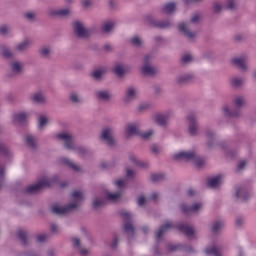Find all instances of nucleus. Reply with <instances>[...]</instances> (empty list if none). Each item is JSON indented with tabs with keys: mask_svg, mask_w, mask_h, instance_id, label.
<instances>
[{
	"mask_svg": "<svg viewBox=\"0 0 256 256\" xmlns=\"http://www.w3.org/2000/svg\"><path fill=\"white\" fill-rule=\"evenodd\" d=\"M84 197L83 192L74 191L71 195V202L68 205L55 204L52 206V212L56 215H67V213H71V211H75L79 207V203L83 201Z\"/></svg>",
	"mask_w": 256,
	"mask_h": 256,
	"instance_id": "f257e3e1",
	"label": "nucleus"
},
{
	"mask_svg": "<svg viewBox=\"0 0 256 256\" xmlns=\"http://www.w3.org/2000/svg\"><path fill=\"white\" fill-rule=\"evenodd\" d=\"M57 183V176H42L39 181L33 185L26 188L27 193H38L47 187H51L53 184Z\"/></svg>",
	"mask_w": 256,
	"mask_h": 256,
	"instance_id": "f03ea898",
	"label": "nucleus"
},
{
	"mask_svg": "<svg viewBox=\"0 0 256 256\" xmlns=\"http://www.w3.org/2000/svg\"><path fill=\"white\" fill-rule=\"evenodd\" d=\"M55 137L59 141L64 142L66 149H73L78 155H85V153H87V149H85L84 147L75 146V144H73V135H71V133L63 131L56 134Z\"/></svg>",
	"mask_w": 256,
	"mask_h": 256,
	"instance_id": "7ed1b4c3",
	"label": "nucleus"
},
{
	"mask_svg": "<svg viewBox=\"0 0 256 256\" xmlns=\"http://www.w3.org/2000/svg\"><path fill=\"white\" fill-rule=\"evenodd\" d=\"M141 122L135 121V122H130L125 126L124 134L127 139L130 137H133L137 135L139 137L141 133Z\"/></svg>",
	"mask_w": 256,
	"mask_h": 256,
	"instance_id": "20e7f679",
	"label": "nucleus"
},
{
	"mask_svg": "<svg viewBox=\"0 0 256 256\" xmlns=\"http://www.w3.org/2000/svg\"><path fill=\"white\" fill-rule=\"evenodd\" d=\"M188 128L187 133L190 137H197L199 135V123H197V116L190 114L187 116Z\"/></svg>",
	"mask_w": 256,
	"mask_h": 256,
	"instance_id": "39448f33",
	"label": "nucleus"
},
{
	"mask_svg": "<svg viewBox=\"0 0 256 256\" xmlns=\"http://www.w3.org/2000/svg\"><path fill=\"white\" fill-rule=\"evenodd\" d=\"M173 118V112L171 110H168L163 113H158L153 115L152 119L154 123H157V125H160L161 127H165L169 121Z\"/></svg>",
	"mask_w": 256,
	"mask_h": 256,
	"instance_id": "423d86ee",
	"label": "nucleus"
},
{
	"mask_svg": "<svg viewBox=\"0 0 256 256\" xmlns=\"http://www.w3.org/2000/svg\"><path fill=\"white\" fill-rule=\"evenodd\" d=\"M232 65H236L240 71H249V66L247 64L249 63V56L242 55V56H235L231 58Z\"/></svg>",
	"mask_w": 256,
	"mask_h": 256,
	"instance_id": "0eeeda50",
	"label": "nucleus"
},
{
	"mask_svg": "<svg viewBox=\"0 0 256 256\" xmlns=\"http://www.w3.org/2000/svg\"><path fill=\"white\" fill-rule=\"evenodd\" d=\"M121 217L125 221L124 231L130 235L133 234L134 228L133 224H131V221H133V213L127 210H123L121 212Z\"/></svg>",
	"mask_w": 256,
	"mask_h": 256,
	"instance_id": "6e6552de",
	"label": "nucleus"
},
{
	"mask_svg": "<svg viewBox=\"0 0 256 256\" xmlns=\"http://www.w3.org/2000/svg\"><path fill=\"white\" fill-rule=\"evenodd\" d=\"M175 161H193L195 159V152L191 150H180L173 154Z\"/></svg>",
	"mask_w": 256,
	"mask_h": 256,
	"instance_id": "1a4fd4ad",
	"label": "nucleus"
},
{
	"mask_svg": "<svg viewBox=\"0 0 256 256\" xmlns=\"http://www.w3.org/2000/svg\"><path fill=\"white\" fill-rule=\"evenodd\" d=\"M113 133H115L114 128L106 127L102 130L101 139H103V141H105L108 145H115Z\"/></svg>",
	"mask_w": 256,
	"mask_h": 256,
	"instance_id": "9d476101",
	"label": "nucleus"
},
{
	"mask_svg": "<svg viewBox=\"0 0 256 256\" xmlns=\"http://www.w3.org/2000/svg\"><path fill=\"white\" fill-rule=\"evenodd\" d=\"M224 179L225 176H223V174H216L214 176H210L207 179V186L211 189H217V187L223 184Z\"/></svg>",
	"mask_w": 256,
	"mask_h": 256,
	"instance_id": "9b49d317",
	"label": "nucleus"
},
{
	"mask_svg": "<svg viewBox=\"0 0 256 256\" xmlns=\"http://www.w3.org/2000/svg\"><path fill=\"white\" fill-rule=\"evenodd\" d=\"M137 95H139V91L137 90V88L130 86L125 91L123 102L126 104L131 103L132 101H135V99H137Z\"/></svg>",
	"mask_w": 256,
	"mask_h": 256,
	"instance_id": "f8f14e48",
	"label": "nucleus"
},
{
	"mask_svg": "<svg viewBox=\"0 0 256 256\" xmlns=\"http://www.w3.org/2000/svg\"><path fill=\"white\" fill-rule=\"evenodd\" d=\"M140 71L143 73V75H155V73H157L155 67H153L149 62V56L144 58Z\"/></svg>",
	"mask_w": 256,
	"mask_h": 256,
	"instance_id": "ddd939ff",
	"label": "nucleus"
},
{
	"mask_svg": "<svg viewBox=\"0 0 256 256\" xmlns=\"http://www.w3.org/2000/svg\"><path fill=\"white\" fill-rule=\"evenodd\" d=\"M73 29H74V33H76L78 37H89V30H87L83 22H79V21L74 22Z\"/></svg>",
	"mask_w": 256,
	"mask_h": 256,
	"instance_id": "4468645a",
	"label": "nucleus"
},
{
	"mask_svg": "<svg viewBox=\"0 0 256 256\" xmlns=\"http://www.w3.org/2000/svg\"><path fill=\"white\" fill-rule=\"evenodd\" d=\"M103 197L106 201H110V203H117L121 199V191L117 190L115 192L110 190H105L103 192Z\"/></svg>",
	"mask_w": 256,
	"mask_h": 256,
	"instance_id": "2eb2a0df",
	"label": "nucleus"
},
{
	"mask_svg": "<svg viewBox=\"0 0 256 256\" xmlns=\"http://www.w3.org/2000/svg\"><path fill=\"white\" fill-rule=\"evenodd\" d=\"M50 17H67V15H71L70 8H52L48 11Z\"/></svg>",
	"mask_w": 256,
	"mask_h": 256,
	"instance_id": "dca6fc26",
	"label": "nucleus"
},
{
	"mask_svg": "<svg viewBox=\"0 0 256 256\" xmlns=\"http://www.w3.org/2000/svg\"><path fill=\"white\" fill-rule=\"evenodd\" d=\"M181 211L183 213H197L203 209V203L195 202L192 206H187L186 204H181Z\"/></svg>",
	"mask_w": 256,
	"mask_h": 256,
	"instance_id": "f3484780",
	"label": "nucleus"
},
{
	"mask_svg": "<svg viewBox=\"0 0 256 256\" xmlns=\"http://www.w3.org/2000/svg\"><path fill=\"white\" fill-rule=\"evenodd\" d=\"M30 101L37 103V105H47V97L41 91L31 94Z\"/></svg>",
	"mask_w": 256,
	"mask_h": 256,
	"instance_id": "a211bd4d",
	"label": "nucleus"
},
{
	"mask_svg": "<svg viewBox=\"0 0 256 256\" xmlns=\"http://www.w3.org/2000/svg\"><path fill=\"white\" fill-rule=\"evenodd\" d=\"M178 29L180 33H182L188 39H193V37H195V32H191V30H189V24L187 23H184V22L180 23L178 25Z\"/></svg>",
	"mask_w": 256,
	"mask_h": 256,
	"instance_id": "6ab92c4d",
	"label": "nucleus"
},
{
	"mask_svg": "<svg viewBox=\"0 0 256 256\" xmlns=\"http://www.w3.org/2000/svg\"><path fill=\"white\" fill-rule=\"evenodd\" d=\"M205 137L206 145L208 147H213V145H215V142L217 141V133L214 130H206Z\"/></svg>",
	"mask_w": 256,
	"mask_h": 256,
	"instance_id": "aec40b11",
	"label": "nucleus"
},
{
	"mask_svg": "<svg viewBox=\"0 0 256 256\" xmlns=\"http://www.w3.org/2000/svg\"><path fill=\"white\" fill-rule=\"evenodd\" d=\"M23 69H24L23 62L19 60H14L10 63V71H12L14 75H19L23 73Z\"/></svg>",
	"mask_w": 256,
	"mask_h": 256,
	"instance_id": "412c9836",
	"label": "nucleus"
},
{
	"mask_svg": "<svg viewBox=\"0 0 256 256\" xmlns=\"http://www.w3.org/2000/svg\"><path fill=\"white\" fill-rule=\"evenodd\" d=\"M191 79H193V73H182L176 77V83L183 85L185 83H189Z\"/></svg>",
	"mask_w": 256,
	"mask_h": 256,
	"instance_id": "4be33fe9",
	"label": "nucleus"
},
{
	"mask_svg": "<svg viewBox=\"0 0 256 256\" xmlns=\"http://www.w3.org/2000/svg\"><path fill=\"white\" fill-rule=\"evenodd\" d=\"M129 161L132 165H135V167H140L142 169H145V167H149V164H147V162L137 158V156L135 155H131L129 157Z\"/></svg>",
	"mask_w": 256,
	"mask_h": 256,
	"instance_id": "5701e85b",
	"label": "nucleus"
},
{
	"mask_svg": "<svg viewBox=\"0 0 256 256\" xmlns=\"http://www.w3.org/2000/svg\"><path fill=\"white\" fill-rule=\"evenodd\" d=\"M159 197V193L157 192H153L149 198H145V196L143 195H140L137 199V204L140 206V207H143V205H145V203H147V201H149V199L151 200H155Z\"/></svg>",
	"mask_w": 256,
	"mask_h": 256,
	"instance_id": "b1692460",
	"label": "nucleus"
},
{
	"mask_svg": "<svg viewBox=\"0 0 256 256\" xmlns=\"http://www.w3.org/2000/svg\"><path fill=\"white\" fill-rule=\"evenodd\" d=\"M72 245L73 247H76V249H79L80 255H89V250H87V248H81V240L79 238L73 237Z\"/></svg>",
	"mask_w": 256,
	"mask_h": 256,
	"instance_id": "393cba45",
	"label": "nucleus"
},
{
	"mask_svg": "<svg viewBox=\"0 0 256 256\" xmlns=\"http://www.w3.org/2000/svg\"><path fill=\"white\" fill-rule=\"evenodd\" d=\"M178 229L179 231H182V233H185L187 237H193V235H195V230L187 224L178 225Z\"/></svg>",
	"mask_w": 256,
	"mask_h": 256,
	"instance_id": "a878e982",
	"label": "nucleus"
},
{
	"mask_svg": "<svg viewBox=\"0 0 256 256\" xmlns=\"http://www.w3.org/2000/svg\"><path fill=\"white\" fill-rule=\"evenodd\" d=\"M101 29L103 33H111L113 29H115V21L113 20H107L102 23Z\"/></svg>",
	"mask_w": 256,
	"mask_h": 256,
	"instance_id": "bb28decb",
	"label": "nucleus"
},
{
	"mask_svg": "<svg viewBox=\"0 0 256 256\" xmlns=\"http://www.w3.org/2000/svg\"><path fill=\"white\" fill-rule=\"evenodd\" d=\"M171 227H173V225L171 224V222L165 223V224L156 232V239H161V237H163V235H165V233H167V232L169 231V229H171Z\"/></svg>",
	"mask_w": 256,
	"mask_h": 256,
	"instance_id": "cd10ccee",
	"label": "nucleus"
},
{
	"mask_svg": "<svg viewBox=\"0 0 256 256\" xmlns=\"http://www.w3.org/2000/svg\"><path fill=\"white\" fill-rule=\"evenodd\" d=\"M29 45H31V40L25 39L22 42L15 45V51H27V49H29Z\"/></svg>",
	"mask_w": 256,
	"mask_h": 256,
	"instance_id": "c85d7f7f",
	"label": "nucleus"
},
{
	"mask_svg": "<svg viewBox=\"0 0 256 256\" xmlns=\"http://www.w3.org/2000/svg\"><path fill=\"white\" fill-rule=\"evenodd\" d=\"M112 185L118 189H125L127 187V178H115L112 181Z\"/></svg>",
	"mask_w": 256,
	"mask_h": 256,
	"instance_id": "c756f323",
	"label": "nucleus"
},
{
	"mask_svg": "<svg viewBox=\"0 0 256 256\" xmlns=\"http://www.w3.org/2000/svg\"><path fill=\"white\" fill-rule=\"evenodd\" d=\"M113 71L118 77H122V75H125L127 73V66L123 64H116L113 68Z\"/></svg>",
	"mask_w": 256,
	"mask_h": 256,
	"instance_id": "7c9ffc66",
	"label": "nucleus"
},
{
	"mask_svg": "<svg viewBox=\"0 0 256 256\" xmlns=\"http://www.w3.org/2000/svg\"><path fill=\"white\" fill-rule=\"evenodd\" d=\"M49 125V117L45 115H41L38 118V129L42 131V129H45Z\"/></svg>",
	"mask_w": 256,
	"mask_h": 256,
	"instance_id": "2f4dec72",
	"label": "nucleus"
},
{
	"mask_svg": "<svg viewBox=\"0 0 256 256\" xmlns=\"http://www.w3.org/2000/svg\"><path fill=\"white\" fill-rule=\"evenodd\" d=\"M98 99H101L102 101H109L113 95L107 91V90H99L96 93Z\"/></svg>",
	"mask_w": 256,
	"mask_h": 256,
	"instance_id": "473e14b6",
	"label": "nucleus"
},
{
	"mask_svg": "<svg viewBox=\"0 0 256 256\" xmlns=\"http://www.w3.org/2000/svg\"><path fill=\"white\" fill-rule=\"evenodd\" d=\"M12 119L15 123H23L25 119H27V113L26 112H18L12 115Z\"/></svg>",
	"mask_w": 256,
	"mask_h": 256,
	"instance_id": "72a5a7b5",
	"label": "nucleus"
},
{
	"mask_svg": "<svg viewBox=\"0 0 256 256\" xmlns=\"http://www.w3.org/2000/svg\"><path fill=\"white\" fill-rule=\"evenodd\" d=\"M233 196L236 199H246V197H245V188H243L241 186H237L234 189Z\"/></svg>",
	"mask_w": 256,
	"mask_h": 256,
	"instance_id": "f704fd0d",
	"label": "nucleus"
},
{
	"mask_svg": "<svg viewBox=\"0 0 256 256\" xmlns=\"http://www.w3.org/2000/svg\"><path fill=\"white\" fill-rule=\"evenodd\" d=\"M221 111L224 117H235L237 115V113L233 112V110H231V107H229V105L227 104L222 106Z\"/></svg>",
	"mask_w": 256,
	"mask_h": 256,
	"instance_id": "c9c22d12",
	"label": "nucleus"
},
{
	"mask_svg": "<svg viewBox=\"0 0 256 256\" xmlns=\"http://www.w3.org/2000/svg\"><path fill=\"white\" fill-rule=\"evenodd\" d=\"M62 163L64 165H68V167H70L71 169H73V171H81V166L75 164L73 161H71L68 158H62Z\"/></svg>",
	"mask_w": 256,
	"mask_h": 256,
	"instance_id": "e433bc0d",
	"label": "nucleus"
},
{
	"mask_svg": "<svg viewBox=\"0 0 256 256\" xmlns=\"http://www.w3.org/2000/svg\"><path fill=\"white\" fill-rule=\"evenodd\" d=\"M223 227H225V222H223V220H219V221H216L213 224H211L210 229L214 233H218V231H221V229H223Z\"/></svg>",
	"mask_w": 256,
	"mask_h": 256,
	"instance_id": "4c0bfd02",
	"label": "nucleus"
},
{
	"mask_svg": "<svg viewBox=\"0 0 256 256\" xmlns=\"http://www.w3.org/2000/svg\"><path fill=\"white\" fill-rule=\"evenodd\" d=\"M175 9H177V7L175 6V3L170 2V3L165 4L162 7V12L166 13L167 15H169L171 13H174Z\"/></svg>",
	"mask_w": 256,
	"mask_h": 256,
	"instance_id": "58836bf2",
	"label": "nucleus"
},
{
	"mask_svg": "<svg viewBox=\"0 0 256 256\" xmlns=\"http://www.w3.org/2000/svg\"><path fill=\"white\" fill-rule=\"evenodd\" d=\"M107 73V68H99L92 72L93 79H101Z\"/></svg>",
	"mask_w": 256,
	"mask_h": 256,
	"instance_id": "ea45409f",
	"label": "nucleus"
},
{
	"mask_svg": "<svg viewBox=\"0 0 256 256\" xmlns=\"http://www.w3.org/2000/svg\"><path fill=\"white\" fill-rule=\"evenodd\" d=\"M24 141L26 143V145H28V147H35V136H33V134H26L24 136Z\"/></svg>",
	"mask_w": 256,
	"mask_h": 256,
	"instance_id": "a19ab883",
	"label": "nucleus"
},
{
	"mask_svg": "<svg viewBox=\"0 0 256 256\" xmlns=\"http://www.w3.org/2000/svg\"><path fill=\"white\" fill-rule=\"evenodd\" d=\"M130 43L131 45H133L134 47H142L144 41L143 38H141L140 36H133L130 39Z\"/></svg>",
	"mask_w": 256,
	"mask_h": 256,
	"instance_id": "79ce46f5",
	"label": "nucleus"
},
{
	"mask_svg": "<svg viewBox=\"0 0 256 256\" xmlns=\"http://www.w3.org/2000/svg\"><path fill=\"white\" fill-rule=\"evenodd\" d=\"M165 179V174L163 173H153L150 175V180L153 181V183H159V181H163Z\"/></svg>",
	"mask_w": 256,
	"mask_h": 256,
	"instance_id": "37998d69",
	"label": "nucleus"
},
{
	"mask_svg": "<svg viewBox=\"0 0 256 256\" xmlns=\"http://www.w3.org/2000/svg\"><path fill=\"white\" fill-rule=\"evenodd\" d=\"M39 55L41 57H49L51 55V47L50 46H42L39 48Z\"/></svg>",
	"mask_w": 256,
	"mask_h": 256,
	"instance_id": "c03bdc74",
	"label": "nucleus"
},
{
	"mask_svg": "<svg viewBox=\"0 0 256 256\" xmlns=\"http://www.w3.org/2000/svg\"><path fill=\"white\" fill-rule=\"evenodd\" d=\"M0 155L3 157H7V155H11V149L9 146L5 145L4 143H0Z\"/></svg>",
	"mask_w": 256,
	"mask_h": 256,
	"instance_id": "a18cd8bd",
	"label": "nucleus"
},
{
	"mask_svg": "<svg viewBox=\"0 0 256 256\" xmlns=\"http://www.w3.org/2000/svg\"><path fill=\"white\" fill-rule=\"evenodd\" d=\"M1 55L2 57H6V59H11L15 56V54L7 47L1 49Z\"/></svg>",
	"mask_w": 256,
	"mask_h": 256,
	"instance_id": "49530a36",
	"label": "nucleus"
},
{
	"mask_svg": "<svg viewBox=\"0 0 256 256\" xmlns=\"http://www.w3.org/2000/svg\"><path fill=\"white\" fill-rule=\"evenodd\" d=\"M230 85H232V87H241V85H243V79L240 77H232L230 79Z\"/></svg>",
	"mask_w": 256,
	"mask_h": 256,
	"instance_id": "de8ad7c7",
	"label": "nucleus"
},
{
	"mask_svg": "<svg viewBox=\"0 0 256 256\" xmlns=\"http://www.w3.org/2000/svg\"><path fill=\"white\" fill-rule=\"evenodd\" d=\"M69 99L72 103H81V96L77 92H71L69 94Z\"/></svg>",
	"mask_w": 256,
	"mask_h": 256,
	"instance_id": "09e8293b",
	"label": "nucleus"
},
{
	"mask_svg": "<svg viewBox=\"0 0 256 256\" xmlns=\"http://www.w3.org/2000/svg\"><path fill=\"white\" fill-rule=\"evenodd\" d=\"M24 19H26V21H35V19H37V13L35 12H26L24 13Z\"/></svg>",
	"mask_w": 256,
	"mask_h": 256,
	"instance_id": "8fccbe9b",
	"label": "nucleus"
},
{
	"mask_svg": "<svg viewBox=\"0 0 256 256\" xmlns=\"http://www.w3.org/2000/svg\"><path fill=\"white\" fill-rule=\"evenodd\" d=\"M192 161H194V164L196 165V167H203L205 165V159L201 158V157H197L194 154V158L192 159Z\"/></svg>",
	"mask_w": 256,
	"mask_h": 256,
	"instance_id": "3c124183",
	"label": "nucleus"
},
{
	"mask_svg": "<svg viewBox=\"0 0 256 256\" xmlns=\"http://www.w3.org/2000/svg\"><path fill=\"white\" fill-rule=\"evenodd\" d=\"M233 103L234 105H236V107H241V105H244L245 103V98H243L242 96H236L233 99Z\"/></svg>",
	"mask_w": 256,
	"mask_h": 256,
	"instance_id": "603ef678",
	"label": "nucleus"
},
{
	"mask_svg": "<svg viewBox=\"0 0 256 256\" xmlns=\"http://www.w3.org/2000/svg\"><path fill=\"white\" fill-rule=\"evenodd\" d=\"M138 137H141V139L147 140L150 137H153V130H148L146 132H140Z\"/></svg>",
	"mask_w": 256,
	"mask_h": 256,
	"instance_id": "864d4df0",
	"label": "nucleus"
},
{
	"mask_svg": "<svg viewBox=\"0 0 256 256\" xmlns=\"http://www.w3.org/2000/svg\"><path fill=\"white\" fill-rule=\"evenodd\" d=\"M149 107H151V104L149 102H141L140 104H138L137 110L138 111H147V109H149Z\"/></svg>",
	"mask_w": 256,
	"mask_h": 256,
	"instance_id": "5fc2aeb1",
	"label": "nucleus"
},
{
	"mask_svg": "<svg viewBox=\"0 0 256 256\" xmlns=\"http://www.w3.org/2000/svg\"><path fill=\"white\" fill-rule=\"evenodd\" d=\"M11 33V27L8 25L0 26V35H9Z\"/></svg>",
	"mask_w": 256,
	"mask_h": 256,
	"instance_id": "6e6d98bb",
	"label": "nucleus"
},
{
	"mask_svg": "<svg viewBox=\"0 0 256 256\" xmlns=\"http://www.w3.org/2000/svg\"><path fill=\"white\" fill-rule=\"evenodd\" d=\"M104 201L103 199L96 197L93 199L92 201V205L93 207H95V209H97L98 207H101V205H103Z\"/></svg>",
	"mask_w": 256,
	"mask_h": 256,
	"instance_id": "4d7b16f0",
	"label": "nucleus"
},
{
	"mask_svg": "<svg viewBox=\"0 0 256 256\" xmlns=\"http://www.w3.org/2000/svg\"><path fill=\"white\" fill-rule=\"evenodd\" d=\"M201 21V14L195 13L190 18V23H199Z\"/></svg>",
	"mask_w": 256,
	"mask_h": 256,
	"instance_id": "13d9d810",
	"label": "nucleus"
},
{
	"mask_svg": "<svg viewBox=\"0 0 256 256\" xmlns=\"http://www.w3.org/2000/svg\"><path fill=\"white\" fill-rule=\"evenodd\" d=\"M18 237H19V239H21V241L24 244L27 242V234L25 233V231H23V230L18 231Z\"/></svg>",
	"mask_w": 256,
	"mask_h": 256,
	"instance_id": "bf43d9fd",
	"label": "nucleus"
},
{
	"mask_svg": "<svg viewBox=\"0 0 256 256\" xmlns=\"http://www.w3.org/2000/svg\"><path fill=\"white\" fill-rule=\"evenodd\" d=\"M223 9V5H221V3L216 2L213 5V11H215V13H219V11H222Z\"/></svg>",
	"mask_w": 256,
	"mask_h": 256,
	"instance_id": "052dcab7",
	"label": "nucleus"
},
{
	"mask_svg": "<svg viewBox=\"0 0 256 256\" xmlns=\"http://www.w3.org/2000/svg\"><path fill=\"white\" fill-rule=\"evenodd\" d=\"M184 63H191L193 61V56L191 54H186L182 57Z\"/></svg>",
	"mask_w": 256,
	"mask_h": 256,
	"instance_id": "680f3d73",
	"label": "nucleus"
},
{
	"mask_svg": "<svg viewBox=\"0 0 256 256\" xmlns=\"http://www.w3.org/2000/svg\"><path fill=\"white\" fill-rule=\"evenodd\" d=\"M226 9H235V1L228 0L225 5Z\"/></svg>",
	"mask_w": 256,
	"mask_h": 256,
	"instance_id": "e2e57ef3",
	"label": "nucleus"
},
{
	"mask_svg": "<svg viewBox=\"0 0 256 256\" xmlns=\"http://www.w3.org/2000/svg\"><path fill=\"white\" fill-rule=\"evenodd\" d=\"M36 239H37L38 243H43V242L47 241V235L39 234Z\"/></svg>",
	"mask_w": 256,
	"mask_h": 256,
	"instance_id": "0e129e2a",
	"label": "nucleus"
},
{
	"mask_svg": "<svg viewBox=\"0 0 256 256\" xmlns=\"http://www.w3.org/2000/svg\"><path fill=\"white\" fill-rule=\"evenodd\" d=\"M135 175V171L131 169H126V177L124 179H131Z\"/></svg>",
	"mask_w": 256,
	"mask_h": 256,
	"instance_id": "69168bd1",
	"label": "nucleus"
},
{
	"mask_svg": "<svg viewBox=\"0 0 256 256\" xmlns=\"http://www.w3.org/2000/svg\"><path fill=\"white\" fill-rule=\"evenodd\" d=\"M247 166V160H241L238 163V169L241 171L242 169H245V167Z\"/></svg>",
	"mask_w": 256,
	"mask_h": 256,
	"instance_id": "338daca9",
	"label": "nucleus"
},
{
	"mask_svg": "<svg viewBox=\"0 0 256 256\" xmlns=\"http://www.w3.org/2000/svg\"><path fill=\"white\" fill-rule=\"evenodd\" d=\"M151 151H152V153H159V151H161V148H159V146H157V145H152Z\"/></svg>",
	"mask_w": 256,
	"mask_h": 256,
	"instance_id": "774afa93",
	"label": "nucleus"
}]
</instances>
